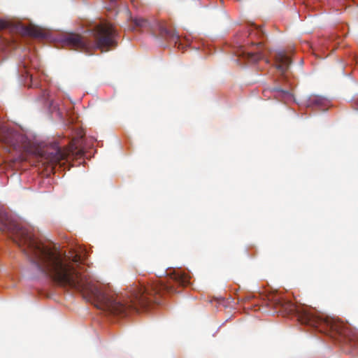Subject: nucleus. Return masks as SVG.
I'll return each instance as SVG.
<instances>
[{
    "label": "nucleus",
    "instance_id": "nucleus-10",
    "mask_svg": "<svg viewBox=\"0 0 358 358\" xmlns=\"http://www.w3.org/2000/svg\"><path fill=\"white\" fill-rule=\"evenodd\" d=\"M248 36L251 39V44L259 47L262 45V42H254L253 39L263 38L265 36V33L261 27H257L255 24H252L248 30Z\"/></svg>",
    "mask_w": 358,
    "mask_h": 358
},
{
    "label": "nucleus",
    "instance_id": "nucleus-11",
    "mask_svg": "<svg viewBox=\"0 0 358 358\" xmlns=\"http://www.w3.org/2000/svg\"><path fill=\"white\" fill-rule=\"evenodd\" d=\"M159 36L165 40L174 42L176 44L180 40V36L173 29H168L165 27L159 28Z\"/></svg>",
    "mask_w": 358,
    "mask_h": 358
},
{
    "label": "nucleus",
    "instance_id": "nucleus-6",
    "mask_svg": "<svg viewBox=\"0 0 358 358\" xmlns=\"http://www.w3.org/2000/svg\"><path fill=\"white\" fill-rule=\"evenodd\" d=\"M0 29H9L10 31L16 30L23 36H29L34 38L44 37L43 31L38 27L34 25L27 27L19 25L14 27L10 22L2 19H0Z\"/></svg>",
    "mask_w": 358,
    "mask_h": 358
},
{
    "label": "nucleus",
    "instance_id": "nucleus-16",
    "mask_svg": "<svg viewBox=\"0 0 358 358\" xmlns=\"http://www.w3.org/2000/svg\"><path fill=\"white\" fill-rule=\"evenodd\" d=\"M357 108H358V100H357Z\"/></svg>",
    "mask_w": 358,
    "mask_h": 358
},
{
    "label": "nucleus",
    "instance_id": "nucleus-12",
    "mask_svg": "<svg viewBox=\"0 0 358 358\" xmlns=\"http://www.w3.org/2000/svg\"><path fill=\"white\" fill-rule=\"evenodd\" d=\"M268 92L273 93L274 96L278 99L287 98L290 96V93L288 90H282L281 87H274L268 90H266L264 91V93L266 94Z\"/></svg>",
    "mask_w": 358,
    "mask_h": 358
},
{
    "label": "nucleus",
    "instance_id": "nucleus-15",
    "mask_svg": "<svg viewBox=\"0 0 358 358\" xmlns=\"http://www.w3.org/2000/svg\"><path fill=\"white\" fill-rule=\"evenodd\" d=\"M48 96H49L48 92H44V94H43L44 99H47Z\"/></svg>",
    "mask_w": 358,
    "mask_h": 358
},
{
    "label": "nucleus",
    "instance_id": "nucleus-3",
    "mask_svg": "<svg viewBox=\"0 0 358 358\" xmlns=\"http://www.w3.org/2000/svg\"><path fill=\"white\" fill-rule=\"evenodd\" d=\"M93 40L86 39L79 34H70L64 39V43L74 50L89 51L99 49L108 51L117 45V31L108 22L100 23L91 30Z\"/></svg>",
    "mask_w": 358,
    "mask_h": 358
},
{
    "label": "nucleus",
    "instance_id": "nucleus-1",
    "mask_svg": "<svg viewBox=\"0 0 358 358\" xmlns=\"http://www.w3.org/2000/svg\"><path fill=\"white\" fill-rule=\"evenodd\" d=\"M0 230L8 232L32 265L57 285L80 292L98 308L114 315L125 316L129 311H137L139 308H145L152 303H159L158 296L177 292L173 283L182 287L189 283L188 275L173 271L170 273L167 282L162 281L148 287L134 285L127 297H114L78 270L83 261L79 254L71 251L68 255H63L55 245L38 241L30 227L22 225L3 208H0Z\"/></svg>",
    "mask_w": 358,
    "mask_h": 358
},
{
    "label": "nucleus",
    "instance_id": "nucleus-8",
    "mask_svg": "<svg viewBox=\"0 0 358 358\" xmlns=\"http://www.w3.org/2000/svg\"><path fill=\"white\" fill-rule=\"evenodd\" d=\"M130 24L129 25V29L131 31L139 30L143 31L145 29H150V22L141 17H129Z\"/></svg>",
    "mask_w": 358,
    "mask_h": 358
},
{
    "label": "nucleus",
    "instance_id": "nucleus-9",
    "mask_svg": "<svg viewBox=\"0 0 358 358\" xmlns=\"http://www.w3.org/2000/svg\"><path fill=\"white\" fill-rule=\"evenodd\" d=\"M29 63L31 66L36 68V66L34 65V62L32 60L29 59H24L20 64L19 70L22 74V76L24 77L25 78H29L30 79V81L31 83V86L36 87L38 86V84L36 83H34L33 75L31 72V69L29 66Z\"/></svg>",
    "mask_w": 358,
    "mask_h": 358
},
{
    "label": "nucleus",
    "instance_id": "nucleus-5",
    "mask_svg": "<svg viewBox=\"0 0 358 358\" xmlns=\"http://www.w3.org/2000/svg\"><path fill=\"white\" fill-rule=\"evenodd\" d=\"M73 145L69 148H62L57 143H52L42 156L52 165L59 164L62 160L66 159L69 155L73 154Z\"/></svg>",
    "mask_w": 358,
    "mask_h": 358
},
{
    "label": "nucleus",
    "instance_id": "nucleus-7",
    "mask_svg": "<svg viewBox=\"0 0 358 358\" xmlns=\"http://www.w3.org/2000/svg\"><path fill=\"white\" fill-rule=\"evenodd\" d=\"M274 59L275 68L281 73L282 78H285V73L288 70L292 62L291 59L285 51L275 52Z\"/></svg>",
    "mask_w": 358,
    "mask_h": 358
},
{
    "label": "nucleus",
    "instance_id": "nucleus-14",
    "mask_svg": "<svg viewBox=\"0 0 358 358\" xmlns=\"http://www.w3.org/2000/svg\"><path fill=\"white\" fill-rule=\"evenodd\" d=\"M310 102L315 104H319L320 99L317 96H314L310 99Z\"/></svg>",
    "mask_w": 358,
    "mask_h": 358
},
{
    "label": "nucleus",
    "instance_id": "nucleus-2",
    "mask_svg": "<svg viewBox=\"0 0 358 358\" xmlns=\"http://www.w3.org/2000/svg\"><path fill=\"white\" fill-rule=\"evenodd\" d=\"M273 306L278 312L285 315L296 314L301 324L317 329L321 332L332 331L343 336H346L348 334L345 324L339 320L317 315L306 310H298L295 304L282 297L275 296Z\"/></svg>",
    "mask_w": 358,
    "mask_h": 358
},
{
    "label": "nucleus",
    "instance_id": "nucleus-4",
    "mask_svg": "<svg viewBox=\"0 0 358 358\" xmlns=\"http://www.w3.org/2000/svg\"><path fill=\"white\" fill-rule=\"evenodd\" d=\"M0 141L8 152L21 153L27 149L25 136L2 124H0Z\"/></svg>",
    "mask_w": 358,
    "mask_h": 358
},
{
    "label": "nucleus",
    "instance_id": "nucleus-13",
    "mask_svg": "<svg viewBox=\"0 0 358 358\" xmlns=\"http://www.w3.org/2000/svg\"><path fill=\"white\" fill-rule=\"evenodd\" d=\"M262 57V54L259 51L247 53V59L252 62H256L260 60Z\"/></svg>",
    "mask_w": 358,
    "mask_h": 358
}]
</instances>
